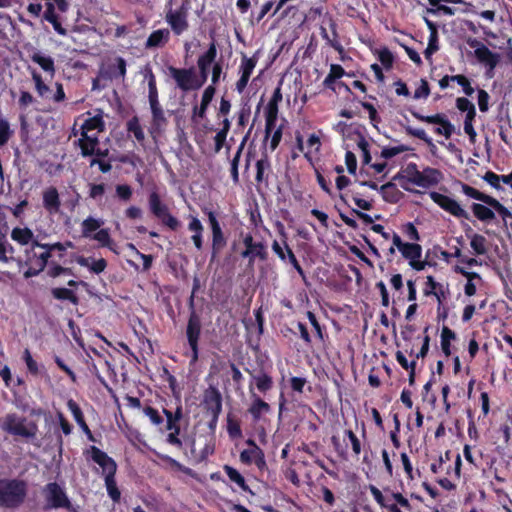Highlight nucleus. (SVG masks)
<instances>
[{"label":"nucleus","instance_id":"obj_1","mask_svg":"<svg viewBox=\"0 0 512 512\" xmlns=\"http://www.w3.org/2000/svg\"><path fill=\"white\" fill-rule=\"evenodd\" d=\"M83 455L87 460H92L101 467L108 496L113 500V502H119L121 492L118 489L116 482L118 467L116 461L106 452L94 445H91L84 450Z\"/></svg>","mask_w":512,"mask_h":512},{"label":"nucleus","instance_id":"obj_2","mask_svg":"<svg viewBox=\"0 0 512 512\" xmlns=\"http://www.w3.org/2000/svg\"><path fill=\"white\" fill-rule=\"evenodd\" d=\"M28 484L19 478H0V507L17 509L26 500Z\"/></svg>","mask_w":512,"mask_h":512},{"label":"nucleus","instance_id":"obj_3","mask_svg":"<svg viewBox=\"0 0 512 512\" xmlns=\"http://www.w3.org/2000/svg\"><path fill=\"white\" fill-rule=\"evenodd\" d=\"M199 284L196 279L193 286V292L189 299L190 314L188 317L185 335L189 348L191 350L190 364H195L199 359V341L202 333V321L200 315L196 312L194 307V293Z\"/></svg>","mask_w":512,"mask_h":512},{"label":"nucleus","instance_id":"obj_4","mask_svg":"<svg viewBox=\"0 0 512 512\" xmlns=\"http://www.w3.org/2000/svg\"><path fill=\"white\" fill-rule=\"evenodd\" d=\"M148 206L150 213L157 218L163 226L171 231H177L181 227V221L171 214L168 205L163 202L160 194L156 190L149 193Z\"/></svg>","mask_w":512,"mask_h":512},{"label":"nucleus","instance_id":"obj_5","mask_svg":"<svg viewBox=\"0 0 512 512\" xmlns=\"http://www.w3.org/2000/svg\"><path fill=\"white\" fill-rule=\"evenodd\" d=\"M26 418L19 417L16 413H9L5 416L1 425L2 430L15 436H21L27 439L35 438L38 426L35 422L25 425Z\"/></svg>","mask_w":512,"mask_h":512},{"label":"nucleus","instance_id":"obj_6","mask_svg":"<svg viewBox=\"0 0 512 512\" xmlns=\"http://www.w3.org/2000/svg\"><path fill=\"white\" fill-rule=\"evenodd\" d=\"M461 191L467 197H470L474 200L480 201L490 206L494 210V212H497L499 214V216L502 218L504 222H506L507 219H512V212L496 198L488 194H485L466 183H461Z\"/></svg>","mask_w":512,"mask_h":512},{"label":"nucleus","instance_id":"obj_7","mask_svg":"<svg viewBox=\"0 0 512 512\" xmlns=\"http://www.w3.org/2000/svg\"><path fill=\"white\" fill-rule=\"evenodd\" d=\"M37 247H30L25 250V261L24 264L28 267L24 272L23 276L25 279H29L35 276H38L41 272H43L51 258V254L48 250H43L38 253L36 251Z\"/></svg>","mask_w":512,"mask_h":512},{"label":"nucleus","instance_id":"obj_8","mask_svg":"<svg viewBox=\"0 0 512 512\" xmlns=\"http://www.w3.org/2000/svg\"><path fill=\"white\" fill-rule=\"evenodd\" d=\"M189 1L184 0L179 8L174 10L170 7L166 12L165 21L176 36L183 34L189 28Z\"/></svg>","mask_w":512,"mask_h":512},{"label":"nucleus","instance_id":"obj_9","mask_svg":"<svg viewBox=\"0 0 512 512\" xmlns=\"http://www.w3.org/2000/svg\"><path fill=\"white\" fill-rule=\"evenodd\" d=\"M242 242L245 249L240 253V256L244 259H248L250 266L254 265L256 258L261 261H266L268 259V251L265 243L262 241H254L251 233L245 234Z\"/></svg>","mask_w":512,"mask_h":512},{"label":"nucleus","instance_id":"obj_10","mask_svg":"<svg viewBox=\"0 0 512 512\" xmlns=\"http://www.w3.org/2000/svg\"><path fill=\"white\" fill-rule=\"evenodd\" d=\"M203 405L210 415V426L215 425L222 412V395L217 387L209 386L203 393Z\"/></svg>","mask_w":512,"mask_h":512},{"label":"nucleus","instance_id":"obj_11","mask_svg":"<svg viewBox=\"0 0 512 512\" xmlns=\"http://www.w3.org/2000/svg\"><path fill=\"white\" fill-rule=\"evenodd\" d=\"M170 76L176 82L177 87L184 91H196L198 90L196 84V73L193 67L191 68H176L173 66L169 67Z\"/></svg>","mask_w":512,"mask_h":512},{"label":"nucleus","instance_id":"obj_12","mask_svg":"<svg viewBox=\"0 0 512 512\" xmlns=\"http://www.w3.org/2000/svg\"><path fill=\"white\" fill-rule=\"evenodd\" d=\"M429 196L434 203L452 216L458 219H470L469 213L453 198L436 191L430 192Z\"/></svg>","mask_w":512,"mask_h":512},{"label":"nucleus","instance_id":"obj_13","mask_svg":"<svg viewBox=\"0 0 512 512\" xmlns=\"http://www.w3.org/2000/svg\"><path fill=\"white\" fill-rule=\"evenodd\" d=\"M45 499L47 507L49 508H71V502L68 499L65 491L56 482L48 483L44 488Z\"/></svg>","mask_w":512,"mask_h":512},{"label":"nucleus","instance_id":"obj_14","mask_svg":"<svg viewBox=\"0 0 512 512\" xmlns=\"http://www.w3.org/2000/svg\"><path fill=\"white\" fill-rule=\"evenodd\" d=\"M477 61L486 67L485 75L488 78L494 76V70L500 62V54L491 51L487 46L474 50Z\"/></svg>","mask_w":512,"mask_h":512},{"label":"nucleus","instance_id":"obj_15","mask_svg":"<svg viewBox=\"0 0 512 512\" xmlns=\"http://www.w3.org/2000/svg\"><path fill=\"white\" fill-rule=\"evenodd\" d=\"M258 62V57L253 55L252 57H247L245 54H242L241 64L239 67L240 78L236 82V90L238 93H242L253 73L254 68L256 67Z\"/></svg>","mask_w":512,"mask_h":512},{"label":"nucleus","instance_id":"obj_16","mask_svg":"<svg viewBox=\"0 0 512 512\" xmlns=\"http://www.w3.org/2000/svg\"><path fill=\"white\" fill-rule=\"evenodd\" d=\"M402 257L408 260L409 265L416 271H421L425 268L427 262L421 261L422 247L417 243H406L400 251Z\"/></svg>","mask_w":512,"mask_h":512},{"label":"nucleus","instance_id":"obj_17","mask_svg":"<svg viewBox=\"0 0 512 512\" xmlns=\"http://www.w3.org/2000/svg\"><path fill=\"white\" fill-rule=\"evenodd\" d=\"M246 371L250 374L252 378V382L249 385V390L252 393V383L255 384L257 390L262 393L266 394L268 391H270L273 388L274 381L270 374L265 372L264 370H260L258 373H254L253 371L246 369Z\"/></svg>","mask_w":512,"mask_h":512},{"label":"nucleus","instance_id":"obj_18","mask_svg":"<svg viewBox=\"0 0 512 512\" xmlns=\"http://www.w3.org/2000/svg\"><path fill=\"white\" fill-rule=\"evenodd\" d=\"M81 137L75 142V145L80 149L82 157H92L94 150L99 146L98 135H90L85 131L80 132Z\"/></svg>","mask_w":512,"mask_h":512},{"label":"nucleus","instance_id":"obj_19","mask_svg":"<svg viewBox=\"0 0 512 512\" xmlns=\"http://www.w3.org/2000/svg\"><path fill=\"white\" fill-rule=\"evenodd\" d=\"M443 179V174L440 170L432 167H425L420 171L417 186L421 188H430L437 185Z\"/></svg>","mask_w":512,"mask_h":512},{"label":"nucleus","instance_id":"obj_20","mask_svg":"<svg viewBox=\"0 0 512 512\" xmlns=\"http://www.w3.org/2000/svg\"><path fill=\"white\" fill-rule=\"evenodd\" d=\"M67 407H68L69 411L72 413L74 420L79 425L81 430L85 433L87 438L90 441L94 442L95 438L93 436V433L90 430L89 426L87 425L84 415H83V412H82L80 406L77 404V402L74 401L73 399H69L67 402Z\"/></svg>","mask_w":512,"mask_h":512},{"label":"nucleus","instance_id":"obj_21","mask_svg":"<svg viewBox=\"0 0 512 512\" xmlns=\"http://www.w3.org/2000/svg\"><path fill=\"white\" fill-rule=\"evenodd\" d=\"M270 410L271 407L266 401L252 393V403L248 408V413L251 415L254 422L260 421L262 415L269 413Z\"/></svg>","mask_w":512,"mask_h":512},{"label":"nucleus","instance_id":"obj_22","mask_svg":"<svg viewBox=\"0 0 512 512\" xmlns=\"http://www.w3.org/2000/svg\"><path fill=\"white\" fill-rule=\"evenodd\" d=\"M190 222L188 223V230L193 234L191 240L198 251L203 249V232L204 227L201 221L193 215H189Z\"/></svg>","mask_w":512,"mask_h":512},{"label":"nucleus","instance_id":"obj_23","mask_svg":"<svg viewBox=\"0 0 512 512\" xmlns=\"http://www.w3.org/2000/svg\"><path fill=\"white\" fill-rule=\"evenodd\" d=\"M419 176L420 170L418 169L417 164L410 162L393 177V180H405L417 186Z\"/></svg>","mask_w":512,"mask_h":512},{"label":"nucleus","instance_id":"obj_24","mask_svg":"<svg viewBox=\"0 0 512 512\" xmlns=\"http://www.w3.org/2000/svg\"><path fill=\"white\" fill-rule=\"evenodd\" d=\"M43 206L49 213H57L59 211L61 201L55 187H49L43 192Z\"/></svg>","mask_w":512,"mask_h":512},{"label":"nucleus","instance_id":"obj_25","mask_svg":"<svg viewBox=\"0 0 512 512\" xmlns=\"http://www.w3.org/2000/svg\"><path fill=\"white\" fill-rule=\"evenodd\" d=\"M343 76H350L340 64H331L330 71L323 81L325 88L336 92V81Z\"/></svg>","mask_w":512,"mask_h":512},{"label":"nucleus","instance_id":"obj_26","mask_svg":"<svg viewBox=\"0 0 512 512\" xmlns=\"http://www.w3.org/2000/svg\"><path fill=\"white\" fill-rule=\"evenodd\" d=\"M170 40V31L166 28L153 31L147 38L145 47L147 49L163 47Z\"/></svg>","mask_w":512,"mask_h":512},{"label":"nucleus","instance_id":"obj_27","mask_svg":"<svg viewBox=\"0 0 512 512\" xmlns=\"http://www.w3.org/2000/svg\"><path fill=\"white\" fill-rule=\"evenodd\" d=\"M11 238L22 246L30 244V247H33V242L38 241L37 239L34 238L33 231L28 227L13 228V230L11 231Z\"/></svg>","mask_w":512,"mask_h":512},{"label":"nucleus","instance_id":"obj_28","mask_svg":"<svg viewBox=\"0 0 512 512\" xmlns=\"http://www.w3.org/2000/svg\"><path fill=\"white\" fill-rule=\"evenodd\" d=\"M106 129V124L103 119L102 112L100 111L93 117H89L84 120L83 124L80 127V132L85 131V133L89 134L90 131L96 130L98 133L104 132Z\"/></svg>","mask_w":512,"mask_h":512},{"label":"nucleus","instance_id":"obj_29","mask_svg":"<svg viewBox=\"0 0 512 512\" xmlns=\"http://www.w3.org/2000/svg\"><path fill=\"white\" fill-rule=\"evenodd\" d=\"M470 208L474 217L481 222L489 223L496 217L494 210L484 203H472Z\"/></svg>","mask_w":512,"mask_h":512},{"label":"nucleus","instance_id":"obj_30","mask_svg":"<svg viewBox=\"0 0 512 512\" xmlns=\"http://www.w3.org/2000/svg\"><path fill=\"white\" fill-rule=\"evenodd\" d=\"M227 245V238L224 235L223 230L212 232L211 240V261H214L224 247Z\"/></svg>","mask_w":512,"mask_h":512},{"label":"nucleus","instance_id":"obj_31","mask_svg":"<svg viewBox=\"0 0 512 512\" xmlns=\"http://www.w3.org/2000/svg\"><path fill=\"white\" fill-rule=\"evenodd\" d=\"M468 231H472L470 226L465 230V232ZM466 236L470 238V246L476 255H484L487 253V240L483 235L473 233L469 236L468 233H466Z\"/></svg>","mask_w":512,"mask_h":512},{"label":"nucleus","instance_id":"obj_32","mask_svg":"<svg viewBox=\"0 0 512 512\" xmlns=\"http://www.w3.org/2000/svg\"><path fill=\"white\" fill-rule=\"evenodd\" d=\"M223 469L230 481L234 482L244 492H249L252 494L250 487L247 485L244 477L237 469L229 465H225Z\"/></svg>","mask_w":512,"mask_h":512},{"label":"nucleus","instance_id":"obj_33","mask_svg":"<svg viewBox=\"0 0 512 512\" xmlns=\"http://www.w3.org/2000/svg\"><path fill=\"white\" fill-rule=\"evenodd\" d=\"M31 60L38 64L45 72L54 75L55 73V64L54 60L50 56H46L41 52H35L31 55Z\"/></svg>","mask_w":512,"mask_h":512},{"label":"nucleus","instance_id":"obj_34","mask_svg":"<svg viewBox=\"0 0 512 512\" xmlns=\"http://www.w3.org/2000/svg\"><path fill=\"white\" fill-rule=\"evenodd\" d=\"M153 454L158 459H160L161 461H163L167 465H169L171 468H173V469H175L177 471H181L184 474L189 475V476L193 475V470L191 468L184 466L183 464H181L179 461H177L176 459L172 458L171 456H169L167 454H163V453L157 452L155 450H153Z\"/></svg>","mask_w":512,"mask_h":512},{"label":"nucleus","instance_id":"obj_35","mask_svg":"<svg viewBox=\"0 0 512 512\" xmlns=\"http://www.w3.org/2000/svg\"><path fill=\"white\" fill-rule=\"evenodd\" d=\"M126 60L122 57H116L115 63L111 64L108 68V77L110 79H124L126 76Z\"/></svg>","mask_w":512,"mask_h":512},{"label":"nucleus","instance_id":"obj_36","mask_svg":"<svg viewBox=\"0 0 512 512\" xmlns=\"http://www.w3.org/2000/svg\"><path fill=\"white\" fill-rule=\"evenodd\" d=\"M379 191L382 194L383 199L390 203L398 202L401 195V192L392 182H388L380 186Z\"/></svg>","mask_w":512,"mask_h":512},{"label":"nucleus","instance_id":"obj_37","mask_svg":"<svg viewBox=\"0 0 512 512\" xmlns=\"http://www.w3.org/2000/svg\"><path fill=\"white\" fill-rule=\"evenodd\" d=\"M217 57V46L215 41L209 44V47L205 53L199 56L197 60V66L210 68L211 64L215 62Z\"/></svg>","mask_w":512,"mask_h":512},{"label":"nucleus","instance_id":"obj_38","mask_svg":"<svg viewBox=\"0 0 512 512\" xmlns=\"http://www.w3.org/2000/svg\"><path fill=\"white\" fill-rule=\"evenodd\" d=\"M247 445L251 446L249 449H244L240 453V461L245 465H251L257 457L256 451L262 450L253 439L246 441Z\"/></svg>","mask_w":512,"mask_h":512},{"label":"nucleus","instance_id":"obj_39","mask_svg":"<svg viewBox=\"0 0 512 512\" xmlns=\"http://www.w3.org/2000/svg\"><path fill=\"white\" fill-rule=\"evenodd\" d=\"M52 296L57 300H67L71 302L74 305H77L79 303L78 296L74 293L73 290L64 288V287H57L53 288L51 290Z\"/></svg>","mask_w":512,"mask_h":512},{"label":"nucleus","instance_id":"obj_40","mask_svg":"<svg viewBox=\"0 0 512 512\" xmlns=\"http://www.w3.org/2000/svg\"><path fill=\"white\" fill-rule=\"evenodd\" d=\"M456 338V334L449 327L444 326L441 331V349L446 357L451 355V340Z\"/></svg>","mask_w":512,"mask_h":512},{"label":"nucleus","instance_id":"obj_41","mask_svg":"<svg viewBox=\"0 0 512 512\" xmlns=\"http://www.w3.org/2000/svg\"><path fill=\"white\" fill-rule=\"evenodd\" d=\"M126 129L128 133H132L134 135L135 139L139 143H142L145 140V134L137 116H133L127 121Z\"/></svg>","mask_w":512,"mask_h":512},{"label":"nucleus","instance_id":"obj_42","mask_svg":"<svg viewBox=\"0 0 512 512\" xmlns=\"http://www.w3.org/2000/svg\"><path fill=\"white\" fill-rule=\"evenodd\" d=\"M32 79L35 83V89H36V92L38 93V95L41 97V98H46V99H49L51 98V89L48 85L45 84V82L43 81L42 79V76L36 72V71H33L32 72Z\"/></svg>","mask_w":512,"mask_h":512},{"label":"nucleus","instance_id":"obj_43","mask_svg":"<svg viewBox=\"0 0 512 512\" xmlns=\"http://www.w3.org/2000/svg\"><path fill=\"white\" fill-rule=\"evenodd\" d=\"M103 225V221L95 219L91 216L87 217L81 224L82 234L84 237H91L92 232H97Z\"/></svg>","mask_w":512,"mask_h":512},{"label":"nucleus","instance_id":"obj_44","mask_svg":"<svg viewBox=\"0 0 512 512\" xmlns=\"http://www.w3.org/2000/svg\"><path fill=\"white\" fill-rule=\"evenodd\" d=\"M410 113L412 114V116L414 118H416L417 120H419L421 122H425V123H428V124H437L439 126L446 119V116L444 114H441V113H437V114H434V115H427V116L419 113L416 110H410Z\"/></svg>","mask_w":512,"mask_h":512},{"label":"nucleus","instance_id":"obj_45","mask_svg":"<svg viewBox=\"0 0 512 512\" xmlns=\"http://www.w3.org/2000/svg\"><path fill=\"white\" fill-rule=\"evenodd\" d=\"M277 118L278 111L265 109V139L269 138L272 132L276 130Z\"/></svg>","mask_w":512,"mask_h":512},{"label":"nucleus","instance_id":"obj_46","mask_svg":"<svg viewBox=\"0 0 512 512\" xmlns=\"http://www.w3.org/2000/svg\"><path fill=\"white\" fill-rule=\"evenodd\" d=\"M167 430L170 432L167 434V436L165 438V442L171 446L176 447L179 450H183L184 445H183L182 439L180 438V432H181L180 426L174 427L172 429H167Z\"/></svg>","mask_w":512,"mask_h":512},{"label":"nucleus","instance_id":"obj_47","mask_svg":"<svg viewBox=\"0 0 512 512\" xmlns=\"http://www.w3.org/2000/svg\"><path fill=\"white\" fill-rule=\"evenodd\" d=\"M152 113V122L150 132L154 133L156 131H160L166 124L167 119L165 117L164 110L151 111Z\"/></svg>","mask_w":512,"mask_h":512},{"label":"nucleus","instance_id":"obj_48","mask_svg":"<svg viewBox=\"0 0 512 512\" xmlns=\"http://www.w3.org/2000/svg\"><path fill=\"white\" fill-rule=\"evenodd\" d=\"M405 131L408 135L416 137L426 143L430 148H435V144L431 137L427 135L425 130L419 128H413L411 126H406Z\"/></svg>","mask_w":512,"mask_h":512},{"label":"nucleus","instance_id":"obj_49","mask_svg":"<svg viewBox=\"0 0 512 512\" xmlns=\"http://www.w3.org/2000/svg\"><path fill=\"white\" fill-rule=\"evenodd\" d=\"M270 167H271V164L266 155L263 158L257 160L256 176H255V180L257 183H262L264 181V173L266 170H269Z\"/></svg>","mask_w":512,"mask_h":512},{"label":"nucleus","instance_id":"obj_50","mask_svg":"<svg viewBox=\"0 0 512 512\" xmlns=\"http://www.w3.org/2000/svg\"><path fill=\"white\" fill-rule=\"evenodd\" d=\"M357 146L358 148L361 150L362 152V162L364 165H368L370 164L371 162V154H370V151H369V143L368 141L366 140V138L359 134L358 135V140H357Z\"/></svg>","mask_w":512,"mask_h":512},{"label":"nucleus","instance_id":"obj_51","mask_svg":"<svg viewBox=\"0 0 512 512\" xmlns=\"http://www.w3.org/2000/svg\"><path fill=\"white\" fill-rule=\"evenodd\" d=\"M330 27L332 29V32H333V36H334V39H330L326 29L324 27H321V36L324 40L327 41V43L333 47L334 49L338 50V51H341L342 50V46L341 44L337 41V37H338V34H337V31H336V24L334 22H331L330 24Z\"/></svg>","mask_w":512,"mask_h":512},{"label":"nucleus","instance_id":"obj_52","mask_svg":"<svg viewBox=\"0 0 512 512\" xmlns=\"http://www.w3.org/2000/svg\"><path fill=\"white\" fill-rule=\"evenodd\" d=\"M455 82L462 87V90L466 96H472L475 92L474 88L471 85V80L463 75V74H457L454 75Z\"/></svg>","mask_w":512,"mask_h":512},{"label":"nucleus","instance_id":"obj_53","mask_svg":"<svg viewBox=\"0 0 512 512\" xmlns=\"http://www.w3.org/2000/svg\"><path fill=\"white\" fill-rule=\"evenodd\" d=\"M227 432L232 439L240 438L242 436V429L240 422L232 417H227Z\"/></svg>","mask_w":512,"mask_h":512},{"label":"nucleus","instance_id":"obj_54","mask_svg":"<svg viewBox=\"0 0 512 512\" xmlns=\"http://www.w3.org/2000/svg\"><path fill=\"white\" fill-rule=\"evenodd\" d=\"M91 238L99 242L101 247H111L112 239L108 229H99Z\"/></svg>","mask_w":512,"mask_h":512},{"label":"nucleus","instance_id":"obj_55","mask_svg":"<svg viewBox=\"0 0 512 512\" xmlns=\"http://www.w3.org/2000/svg\"><path fill=\"white\" fill-rule=\"evenodd\" d=\"M411 148L406 145H398L393 147H384L381 151V157L384 159H391L394 156L409 151Z\"/></svg>","mask_w":512,"mask_h":512},{"label":"nucleus","instance_id":"obj_56","mask_svg":"<svg viewBox=\"0 0 512 512\" xmlns=\"http://www.w3.org/2000/svg\"><path fill=\"white\" fill-rule=\"evenodd\" d=\"M13 131L10 129V124L5 119H0V147H3L9 141Z\"/></svg>","mask_w":512,"mask_h":512},{"label":"nucleus","instance_id":"obj_57","mask_svg":"<svg viewBox=\"0 0 512 512\" xmlns=\"http://www.w3.org/2000/svg\"><path fill=\"white\" fill-rule=\"evenodd\" d=\"M378 60L386 69H391L394 63V56L388 48H383L378 52Z\"/></svg>","mask_w":512,"mask_h":512},{"label":"nucleus","instance_id":"obj_58","mask_svg":"<svg viewBox=\"0 0 512 512\" xmlns=\"http://www.w3.org/2000/svg\"><path fill=\"white\" fill-rule=\"evenodd\" d=\"M144 414L150 419L151 423L159 426L164 423L163 417L160 415L159 411L152 407V406H146L143 409Z\"/></svg>","mask_w":512,"mask_h":512},{"label":"nucleus","instance_id":"obj_59","mask_svg":"<svg viewBox=\"0 0 512 512\" xmlns=\"http://www.w3.org/2000/svg\"><path fill=\"white\" fill-rule=\"evenodd\" d=\"M345 437L349 440L352 446L353 453L358 456L361 453L362 446L357 435L350 429L344 431Z\"/></svg>","mask_w":512,"mask_h":512},{"label":"nucleus","instance_id":"obj_60","mask_svg":"<svg viewBox=\"0 0 512 512\" xmlns=\"http://www.w3.org/2000/svg\"><path fill=\"white\" fill-rule=\"evenodd\" d=\"M439 50L438 35H429L428 46L424 51L426 59H431L432 55Z\"/></svg>","mask_w":512,"mask_h":512},{"label":"nucleus","instance_id":"obj_61","mask_svg":"<svg viewBox=\"0 0 512 512\" xmlns=\"http://www.w3.org/2000/svg\"><path fill=\"white\" fill-rule=\"evenodd\" d=\"M477 96L479 110L483 113H486L489 110L490 95L486 90L478 89Z\"/></svg>","mask_w":512,"mask_h":512},{"label":"nucleus","instance_id":"obj_62","mask_svg":"<svg viewBox=\"0 0 512 512\" xmlns=\"http://www.w3.org/2000/svg\"><path fill=\"white\" fill-rule=\"evenodd\" d=\"M23 359L26 363L27 369L30 374L32 375H38L39 374V368L37 362L33 359L30 351L28 349H25L23 353Z\"/></svg>","mask_w":512,"mask_h":512},{"label":"nucleus","instance_id":"obj_63","mask_svg":"<svg viewBox=\"0 0 512 512\" xmlns=\"http://www.w3.org/2000/svg\"><path fill=\"white\" fill-rule=\"evenodd\" d=\"M361 106L368 112L371 123L376 127L381 122V118L375 106L369 102H361Z\"/></svg>","mask_w":512,"mask_h":512},{"label":"nucleus","instance_id":"obj_64","mask_svg":"<svg viewBox=\"0 0 512 512\" xmlns=\"http://www.w3.org/2000/svg\"><path fill=\"white\" fill-rule=\"evenodd\" d=\"M133 190L127 184H119L116 186V195L122 201H129L132 197Z\"/></svg>","mask_w":512,"mask_h":512}]
</instances>
